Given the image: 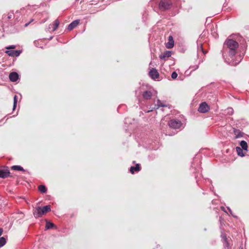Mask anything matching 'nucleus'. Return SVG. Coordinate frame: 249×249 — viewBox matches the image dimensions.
I'll return each instance as SVG.
<instances>
[{
  "instance_id": "24",
  "label": "nucleus",
  "mask_w": 249,
  "mask_h": 249,
  "mask_svg": "<svg viewBox=\"0 0 249 249\" xmlns=\"http://www.w3.org/2000/svg\"><path fill=\"white\" fill-rule=\"evenodd\" d=\"M39 191L42 193H45L47 192V188L44 185H40L38 187Z\"/></svg>"
},
{
  "instance_id": "18",
  "label": "nucleus",
  "mask_w": 249,
  "mask_h": 249,
  "mask_svg": "<svg viewBox=\"0 0 249 249\" xmlns=\"http://www.w3.org/2000/svg\"><path fill=\"white\" fill-rule=\"evenodd\" d=\"M240 145L241 146V148L245 150H247L248 149V144L247 142L245 141H242L240 143Z\"/></svg>"
},
{
  "instance_id": "35",
  "label": "nucleus",
  "mask_w": 249,
  "mask_h": 249,
  "mask_svg": "<svg viewBox=\"0 0 249 249\" xmlns=\"http://www.w3.org/2000/svg\"><path fill=\"white\" fill-rule=\"evenodd\" d=\"M171 39H173V37L172 36H169V38H168V40H171Z\"/></svg>"
},
{
  "instance_id": "36",
  "label": "nucleus",
  "mask_w": 249,
  "mask_h": 249,
  "mask_svg": "<svg viewBox=\"0 0 249 249\" xmlns=\"http://www.w3.org/2000/svg\"><path fill=\"white\" fill-rule=\"evenodd\" d=\"M198 66L197 65V66H196L195 68L194 69H193V70H196V69H198Z\"/></svg>"
},
{
  "instance_id": "17",
  "label": "nucleus",
  "mask_w": 249,
  "mask_h": 249,
  "mask_svg": "<svg viewBox=\"0 0 249 249\" xmlns=\"http://www.w3.org/2000/svg\"><path fill=\"white\" fill-rule=\"evenodd\" d=\"M14 17V14L13 12H9L7 15H3V19H10Z\"/></svg>"
},
{
  "instance_id": "21",
  "label": "nucleus",
  "mask_w": 249,
  "mask_h": 249,
  "mask_svg": "<svg viewBox=\"0 0 249 249\" xmlns=\"http://www.w3.org/2000/svg\"><path fill=\"white\" fill-rule=\"evenodd\" d=\"M224 249H230L229 243L228 241V239L227 238V237L224 236Z\"/></svg>"
},
{
  "instance_id": "29",
  "label": "nucleus",
  "mask_w": 249,
  "mask_h": 249,
  "mask_svg": "<svg viewBox=\"0 0 249 249\" xmlns=\"http://www.w3.org/2000/svg\"><path fill=\"white\" fill-rule=\"evenodd\" d=\"M177 76H178V74L176 71H174L172 72V73L171 74L172 78H173V79H175L177 77Z\"/></svg>"
},
{
  "instance_id": "19",
  "label": "nucleus",
  "mask_w": 249,
  "mask_h": 249,
  "mask_svg": "<svg viewBox=\"0 0 249 249\" xmlns=\"http://www.w3.org/2000/svg\"><path fill=\"white\" fill-rule=\"evenodd\" d=\"M243 150L241 147H236V151L237 152V153L238 155L241 156V157H244L245 156L244 153L243 152Z\"/></svg>"
},
{
  "instance_id": "38",
  "label": "nucleus",
  "mask_w": 249,
  "mask_h": 249,
  "mask_svg": "<svg viewBox=\"0 0 249 249\" xmlns=\"http://www.w3.org/2000/svg\"><path fill=\"white\" fill-rule=\"evenodd\" d=\"M221 209H222L223 211H224L226 212V211H225V208H224V207H221Z\"/></svg>"
},
{
  "instance_id": "25",
  "label": "nucleus",
  "mask_w": 249,
  "mask_h": 249,
  "mask_svg": "<svg viewBox=\"0 0 249 249\" xmlns=\"http://www.w3.org/2000/svg\"><path fill=\"white\" fill-rule=\"evenodd\" d=\"M6 243V239L4 237L0 238V247L3 246Z\"/></svg>"
},
{
  "instance_id": "40",
  "label": "nucleus",
  "mask_w": 249,
  "mask_h": 249,
  "mask_svg": "<svg viewBox=\"0 0 249 249\" xmlns=\"http://www.w3.org/2000/svg\"><path fill=\"white\" fill-rule=\"evenodd\" d=\"M53 38L52 36H51L50 38V40L52 38Z\"/></svg>"
},
{
  "instance_id": "5",
  "label": "nucleus",
  "mask_w": 249,
  "mask_h": 249,
  "mask_svg": "<svg viewBox=\"0 0 249 249\" xmlns=\"http://www.w3.org/2000/svg\"><path fill=\"white\" fill-rule=\"evenodd\" d=\"M209 110V107L206 102L202 103L200 104L198 111L200 113H206Z\"/></svg>"
},
{
  "instance_id": "10",
  "label": "nucleus",
  "mask_w": 249,
  "mask_h": 249,
  "mask_svg": "<svg viewBox=\"0 0 249 249\" xmlns=\"http://www.w3.org/2000/svg\"><path fill=\"white\" fill-rule=\"evenodd\" d=\"M59 24V21L58 19H56L54 20V23L52 24H50L49 26V29H51L52 31H54L58 27Z\"/></svg>"
},
{
  "instance_id": "34",
  "label": "nucleus",
  "mask_w": 249,
  "mask_h": 249,
  "mask_svg": "<svg viewBox=\"0 0 249 249\" xmlns=\"http://www.w3.org/2000/svg\"><path fill=\"white\" fill-rule=\"evenodd\" d=\"M3 232V229L2 228H0V236L1 235Z\"/></svg>"
},
{
  "instance_id": "30",
  "label": "nucleus",
  "mask_w": 249,
  "mask_h": 249,
  "mask_svg": "<svg viewBox=\"0 0 249 249\" xmlns=\"http://www.w3.org/2000/svg\"><path fill=\"white\" fill-rule=\"evenodd\" d=\"M239 57H240V60H238V62H234L233 61V62H232V64H233V65H236L238 64L240 62V61L242 60V58H243V56H242V55H240Z\"/></svg>"
},
{
  "instance_id": "26",
  "label": "nucleus",
  "mask_w": 249,
  "mask_h": 249,
  "mask_svg": "<svg viewBox=\"0 0 249 249\" xmlns=\"http://www.w3.org/2000/svg\"><path fill=\"white\" fill-rule=\"evenodd\" d=\"M18 102V97L16 95H15L14 97V104H13V109L15 110L17 107V104Z\"/></svg>"
},
{
  "instance_id": "15",
  "label": "nucleus",
  "mask_w": 249,
  "mask_h": 249,
  "mask_svg": "<svg viewBox=\"0 0 249 249\" xmlns=\"http://www.w3.org/2000/svg\"><path fill=\"white\" fill-rule=\"evenodd\" d=\"M174 41L173 39L168 40V42L166 44V47L167 49H171L174 47Z\"/></svg>"
},
{
  "instance_id": "14",
  "label": "nucleus",
  "mask_w": 249,
  "mask_h": 249,
  "mask_svg": "<svg viewBox=\"0 0 249 249\" xmlns=\"http://www.w3.org/2000/svg\"><path fill=\"white\" fill-rule=\"evenodd\" d=\"M152 95V92L148 90L144 91L142 94L143 97L146 100L150 99Z\"/></svg>"
},
{
  "instance_id": "6",
  "label": "nucleus",
  "mask_w": 249,
  "mask_h": 249,
  "mask_svg": "<svg viewBox=\"0 0 249 249\" xmlns=\"http://www.w3.org/2000/svg\"><path fill=\"white\" fill-rule=\"evenodd\" d=\"M21 52L18 50H7L5 53L10 56H18L20 55Z\"/></svg>"
},
{
  "instance_id": "8",
  "label": "nucleus",
  "mask_w": 249,
  "mask_h": 249,
  "mask_svg": "<svg viewBox=\"0 0 249 249\" xmlns=\"http://www.w3.org/2000/svg\"><path fill=\"white\" fill-rule=\"evenodd\" d=\"M9 175L10 172L7 167L3 169H0V178H5L9 177Z\"/></svg>"
},
{
  "instance_id": "13",
  "label": "nucleus",
  "mask_w": 249,
  "mask_h": 249,
  "mask_svg": "<svg viewBox=\"0 0 249 249\" xmlns=\"http://www.w3.org/2000/svg\"><path fill=\"white\" fill-rule=\"evenodd\" d=\"M140 170V166L139 164H137L135 166H131L130 169V172L134 174L135 172H138Z\"/></svg>"
},
{
  "instance_id": "12",
  "label": "nucleus",
  "mask_w": 249,
  "mask_h": 249,
  "mask_svg": "<svg viewBox=\"0 0 249 249\" xmlns=\"http://www.w3.org/2000/svg\"><path fill=\"white\" fill-rule=\"evenodd\" d=\"M172 55V52L170 51H166L162 54L160 55V59L165 60L166 58H168Z\"/></svg>"
},
{
  "instance_id": "32",
  "label": "nucleus",
  "mask_w": 249,
  "mask_h": 249,
  "mask_svg": "<svg viewBox=\"0 0 249 249\" xmlns=\"http://www.w3.org/2000/svg\"><path fill=\"white\" fill-rule=\"evenodd\" d=\"M34 21V19H31L30 20V21L28 22V23H26L25 24V27H27L30 23H31L32 22H33Z\"/></svg>"
},
{
  "instance_id": "4",
  "label": "nucleus",
  "mask_w": 249,
  "mask_h": 249,
  "mask_svg": "<svg viewBox=\"0 0 249 249\" xmlns=\"http://www.w3.org/2000/svg\"><path fill=\"white\" fill-rule=\"evenodd\" d=\"M182 124L181 122L176 119H172L168 122L169 126L173 129H178L180 127Z\"/></svg>"
},
{
  "instance_id": "2",
  "label": "nucleus",
  "mask_w": 249,
  "mask_h": 249,
  "mask_svg": "<svg viewBox=\"0 0 249 249\" xmlns=\"http://www.w3.org/2000/svg\"><path fill=\"white\" fill-rule=\"evenodd\" d=\"M51 206L46 205L43 207H37L34 212V215L35 217H40L42 215L51 211Z\"/></svg>"
},
{
  "instance_id": "3",
  "label": "nucleus",
  "mask_w": 249,
  "mask_h": 249,
  "mask_svg": "<svg viewBox=\"0 0 249 249\" xmlns=\"http://www.w3.org/2000/svg\"><path fill=\"white\" fill-rule=\"evenodd\" d=\"M171 0H161L159 3V8L162 11H165L171 7Z\"/></svg>"
},
{
  "instance_id": "7",
  "label": "nucleus",
  "mask_w": 249,
  "mask_h": 249,
  "mask_svg": "<svg viewBox=\"0 0 249 249\" xmlns=\"http://www.w3.org/2000/svg\"><path fill=\"white\" fill-rule=\"evenodd\" d=\"M150 77L153 79H156L159 77V74L156 69L152 68L149 72Z\"/></svg>"
},
{
  "instance_id": "41",
  "label": "nucleus",
  "mask_w": 249,
  "mask_h": 249,
  "mask_svg": "<svg viewBox=\"0 0 249 249\" xmlns=\"http://www.w3.org/2000/svg\"><path fill=\"white\" fill-rule=\"evenodd\" d=\"M221 217H220V218H219V221H220V220H221Z\"/></svg>"
},
{
  "instance_id": "16",
  "label": "nucleus",
  "mask_w": 249,
  "mask_h": 249,
  "mask_svg": "<svg viewBox=\"0 0 249 249\" xmlns=\"http://www.w3.org/2000/svg\"><path fill=\"white\" fill-rule=\"evenodd\" d=\"M233 132L235 135V138H238L243 136V133L238 129H234Z\"/></svg>"
},
{
  "instance_id": "28",
  "label": "nucleus",
  "mask_w": 249,
  "mask_h": 249,
  "mask_svg": "<svg viewBox=\"0 0 249 249\" xmlns=\"http://www.w3.org/2000/svg\"><path fill=\"white\" fill-rule=\"evenodd\" d=\"M157 106V108H158L159 107H163L165 106L164 105H163L161 103V102L160 100H158Z\"/></svg>"
},
{
  "instance_id": "1",
  "label": "nucleus",
  "mask_w": 249,
  "mask_h": 249,
  "mask_svg": "<svg viewBox=\"0 0 249 249\" xmlns=\"http://www.w3.org/2000/svg\"><path fill=\"white\" fill-rule=\"evenodd\" d=\"M224 44L229 49V55L233 56L235 54L236 50L238 47V43L232 39H227Z\"/></svg>"
},
{
  "instance_id": "22",
  "label": "nucleus",
  "mask_w": 249,
  "mask_h": 249,
  "mask_svg": "<svg viewBox=\"0 0 249 249\" xmlns=\"http://www.w3.org/2000/svg\"><path fill=\"white\" fill-rule=\"evenodd\" d=\"M197 52H202L204 54L206 53L203 49L202 44L201 43H199L197 42Z\"/></svg>"
},
{
  "instance_id": "39",
  "label": "nucleus",
  "mask_w": 249,
  "mask_h": 249,
  "mask_svg": "<svg viewBox=\"0 0 249 249\" xmlns=\"http://www.w3.org/2000/svg\"><path fill=\"white\" fill-rule=\"evenodd\" d=\"M1 209V206L0 205V210Z\"/></svg>"
},
{
  "instance_id": "9",
  "label": "nucleus",
  "mask_w": 249,
  "mask_h": 249,
  "mask_svg": "<svg viewBox=\"0 0 249 249\" xmlns=\"http://www.w3.org/2000/svg\"><path fill=\"white\" fill-rule=\"evenodd\" d=\"M79 20H75L72 21L71 23H70L67 28L68 31H70L73 30L75 27H76L78 24L79 23Z\"/></svg>"
},
{
  "instance_id": "11",
  "label": "nucleus",
  "mask_w": 249,
  "mask_h": 249,
  "mask_svg": "<svg viewBox=\"0 0 249 249\" xmlns=\"http://www.w3.org/2000/svg\"><path fill=\"white\" fill-rule=\"evenodd\" d=\"M9 77L11 81L16 82L18 78V75L16 72H12L10 73Z\"/></svg>"
},
{
  "instance_id": "37",
  "label": "nucleus",
  "mask_w": 249,
  "mask_h": 249,
  "mask_svg": "<svg viewBox=\"0 0 249 249\" xmlns=\"http://www.w3.org/2000/svg\"><path fill=\"white\" fill-rule=\"evenodd\" d=\"M228 209H229L230 213L231 214V213H232L231 210L229 208H228Z\"/></svg>"
},
{
  "instance_id": "31",
  "label": "nucleus",
  "mask_w": 249,
  "mask_h": 249,
  "mask_svg": "<svg viewBox=\"0 0 249 249\" xmlns=\"http://www.w3.org/2000/svg\"><path fill=\"white\" fill-rule=\"evenodd\" d=\"M15 48H16V46L13 45H11V46H7L5 48L7 50H10V49H15Z\"/></svg>"
},
{
  "instance_id": "23",
  "label": "nucleus",
  "mask_w": 249,
  "mask_h": 249,
  "mask_svg": "<svg viewBox=\"0 0 249 249\" xmlns=\"http://www.w3.org/2000/svg\"><path fill=\"white\" fill-rule=\"evenodd\" d=\"M55 225L53 223H51L50 222L47 221L46 224L45 228L46 229H50L51 228H52L54 227Z\"/></svg>"
},
{
  "instance_id": "20",
  "label": "nucleus",
  "mask_w": 249,
  "mask_h": 249,
  "mask_svg": "<svg viewBox=\"0 0 249 249\" xmlns=\"http://www.w3.org/2000/svg\"><path fill=\"white\" fill-rule=\"evenodd\" d=\"M11 169L14 170L24 171V169L19 165H13L12 166Z\"/></svg>"
},
{
  "instance_id": "27",
  "label": "nucleus",
  "mask_w": 249,
  "mask_h": 249,
  "mask_svg": "<svg viewBox=\"0 0 249 249\" xmlns=\"http://www.w3.org/2000/svg\"><path fill=\"white\" fill-rule=\"evenodd\" d=\"M226 113L229 115H231L233 113V109L231 107L227 108V109L226 110Z\"/></svg>"
},
{
  "instance_id": "33",
  "label": "nucleus",
  "mask_w": 249,
  "mask_h": 249,
  "mask_svg": "<svg viewBox=\"0 0 249 249\" xmlns=\"http://www.w3.org/2000/svg\"><path fill=\"white\" fill-rule=\"evenodd\" d=\"M224 236L226 237V235L225 233H222L221 234V237L222 238V239L223 240V242H224V237H225Z\"/></svg>"
}]
</instances>
